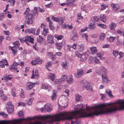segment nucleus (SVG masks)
Wrapping results in <instances>:
<instances>
[{"instance_id": "12", "label": "nucleus", "mask_w": 124, "mask_h": 124, "mask_svg": "<svg viewBox=\"0 0 124 124\" xmlns=\"http://www.w3.org/2000/svg\"><path fill=\"white\" fill-rule=\"evenodd\" d=\"M82 88L84 89H87L88 90H92V86L90 85H88V84L87 83L83 85Z\"/></svg>"}, {"instance_id": "29", "label": "nucleus", "mask_w": 124, "mask_h": 124, "mask_svg": "<svg viewBox=\"0 0 124 124\" xmlns=\"http://www.w3.org/2000/svg\"><path fill=\"white\" fill-rule=\"evenodd\" d=\"M106 16L104 15H101L100 19L101 21H102L103 22H105L106 20Z\"/></svg>"}, {"instance_id": "22", "label": "nucleus", "mask_w": 124, "mask_h": 124, "mask_svg": "<svg viewBox=\"0 0 124 124\" xmlns=\"http://www.w3.org/2000/svg\"><path fill=\"white\" fill-rule=\"evenodd\" d=\"M96 25L94 23H91L89 25L88 28L91 29H93L96 27Z\"/></svg>"}, {"instance_id": "27", "label": "nucleus", "mask_w": 124, "mask_h": 124, "mask_svg": "<svg viewBox=\"0 0 124 124\" xmlns=\"http://www.w3.org/2000/svg\"><path fill=\"white\" fill-rule=\"evenodd\" d=\"M26 39L25 38V37H24L23 38H21V39H20V42L21 43H23V42H24L27 43L28 46L30 45V44L29 43H28L26 41Z\"/></svg>"}, {"instance_id": "57", "label": "nucleus", "mask_w": 124, "mask_h": 124, "mask_svg": "<svg viewBox=\"0 0 124 124\" xmlns=\"http://www.w3.org/2000/svg\"><path fill=\"white\" fill-rule=\"evenodd\" d=\"M92 20L93 22H96L98 21V18L96 16H94L92 18Z\"/></svg>"}, {"instance_id": "5", "label": "nucleus", "mask_w": 124, "mask_h": 124, "mask_svg": "<svg viewBox=\"0 0 124 124\" xmlns=\"http://www.w3.org/2000/svg\"><path fill=\"white\" fill-rule=\"evenodd\" d=\"M54 37L51 34H49L47 38V43L50 44H52L54 43Z\"/></svg>"}, {"instance_id": "35", "label": "nucleus", "mask_w": 124, "mask_h": 124, "mask_svg": "<svg viewBox=\"0 0 124 124\" xmlns=\"http://www.w3.org/2000/svg\"><path fill=\"white\" fill-rule=\"evenodd\" d=\"M115 37H112L111 36H110L109 37L107 38L108 41L110 42H112L114 41L115 39Z\"/></svg>"}, {"instance_id": "47", "label": "nucleus", "mask_w": 124, "mask_h": 124, "mask_svg": "<svg viewBox=\"0 0 124 124\" xmlns=\"http://www.w3.org/2000/svg\"><path fill=\"white\" fill-rule=\"evenodd\" d=\"M62 80L61 79H58L55 80V84H60L62 82Z\"/></svg>"}, {"instance_id": "41", "label": "nucleus", "mask_w": 124, "mask_h": 124, "mask_svg": "<svg viewBox=\"0 0 124 124\" xmlns=\"http://www.w3.org/2000/svg\"><path fill=\"white\" fill-rule=\"evenodd\" d=\"M28 30L29 33H32L34 34H35V29H31Z\"/></svg>"}, {"instance_id": "50", "label": "nucleus", "mask_w": 124, "mask_h": 124, "mask_svg": "<svg viewBox=\"0 0 124 124\" xmlns=\"http://www.w3.org/2000/svg\"><path fill=\"white\" fill-rule=\"evenodd\" d=\"M0 115H1L3 117L5 118H7L8 116V115L6 114H5L3 112H1L0 113Z\"/></svg>"}, {"instance_id": "16", "label": "nucleus", "mask_w": 124, "mask_h": 124, "mask_svg": "<svg viewBox=\"0 0 124 124\" xmlns=\"http://www.w3.org/2000/svg\"><path fill=\"white\" fill-rule=\"evenodd\" d=\"M78 50L80 52H82L84 49V45L82 44H80L78 46Z\"/></svg>"}, {"instance_id": "21", "label": "nucleus", "mask_w": 124, "mask_h": 124, "mask_svg": "<svg viewBox=\"0 0 124 124\" xmlns=\"http://www.w3.org/2000/svg\"><path fill=\"white\" fill-rule=\"evenodd\" d=\"M55 45L57 47V49H58L59 50H60L63 46V44L62 42L60 43H56L55 44Z\"/></svg>"}, {"instance_id": "23", "label": "nucleus", "mask_w": 124, "mask_h": 124, "mask_svg": "<svg viewBox=\"0 0 124 124\" xmlns=\"http://www.w3.org/2000/svg\"><path fill=\"white\" fill-rule=\"evenodd\" d=\"M65 19L64 17H61L58 18V22L59 24L61 25L63 24Z\"/></svg>"}, {"instance_id": "7", "label": "nucleus", "mask_w": 124, "mask_h": 124, "mask_svg": "<svg viewBox=\"0 0 124 124\" xmlns=\"http://www.w3.org/2000/svg\"><path fill=\"white\" fill-rule=\"evenodd\" d=\"M39 74L38 71L36 70L35 71V73H34V70L32 71V75L31 76V78H36L38 79L39 77Z\"/></svg>"}, {"instance_id": "30", "label": "nucleus", "mask_w": 124, "mask_h": 124, "mask_svg": "<svg viewBox=\"0 0 124 124\" xmlns=\"http://www.w3.org/2000/svg\"><path fill=\"white\" fill-rule=\"evenodd\" d=\"M12 77L11 75H8L7 76H5L4 79L5 81H7L8 80H10L12 79Z\"/></svg>"}, {"instance_id": "53", "label": "nucleus", "mask_w": 124, "mask_h": 124, "mask_svg": "<svg viewBox=\"0 0 124 124\" xmlns=\"http://www.w3.org/2000/svg\"><path fill=\"white\" fill-rule=\"evenodd\" d=\"M67 78V76L66 75H63L61 77V79L62 81H64Z\"/></svg>"}, {"instance_id": "55", "label": "nucleus", "mask_w": 124, "mask_h": 124, "mask_svg": "<svg viewBox=\"0 0 124 124\" xmlns=\"http://www.w3.org/2000/svg\"><path fill=\"white\" fill-rule=\"evenodd\" d=\"M81 97V96H80L79 95H76L75 98L76 101H79L80 100V99Z\"/></svg>"}, {"instance_id": "43", "label": "nucleus", "mask_w": 124, "mask_h": 124, "mask_svg": "<svg viewBox=\"0 0 124 124\" xmlns=\"http://www.w3.org/2000/svg\"><path fill=\"white\" fill-rule=\"evenodd\" d=\"M37 39L38 42L39 43L42 41L44 40L43 38L40 36H39V37L37 38Z\"/></svg>"}, {"instance_id": "42", "label": "nucleus", "mask_w": 124, "mask_h": 124, "mask_svg": "<svg viewBox=\"0 0 124 124\" xmlns=\"http://www.w3.org/2000/svg\"><path fill=\"white\" fill-rule=\"evenodd\" d=\"M101 69L103 73V74L105 75L106 74L107 72V70L104 67H101Z\"/></svg>"}, {"instance_id": "28", "label": "nucleus", "mask_w": 124, "mask_h": 124, "mask_svg": "<svg viewBox=\"0 0 124 124\" xmlns=\"http://www.w3.org/2000/svg\"><path fill=\"white\" fill-rule=\"evenodd\" d=\"M14 46L13 47H16V48H18L20 44L18 41H17L14 42L13 44Z\"/></svg>"}, {"instance_id": "10", "label": "nucleus", "mask_w": 124, "mask_h": 124, "mask_svg": "<svg viewBox=\"0 0 124 124\" xmlns=\"http://www.w3.org/2000/svg\"><path fill=\"white\" fill-rule=\"evenodd\" d=\"M73 35L71 38V39L73 41H75L78 39V34L75 32L73 31Z\"/></svg>"}, {"instance_id": "31", "label": "nucleus", "mask_w": 124, "mask_h": 124, "mask_svg": "<svg viewBox=\"0 0 124 124\" xmlns=\"http://www.w3.org/2000/svg\"><path fill=\"white\" fill-rule=\"evenodd\" d=\"M14 107H9L7 108V111L9 113H11L14 110Z\"/></svg>"}, {"instance_id": "6", "label": "nucleus", "mask_w": 124, "mask_h": 124, "mask_svg": "<svg viewBox=\"0 0 124 124\" xmlns=\"http://www.w3.org/2000/svg\"><path fill=\"white\" fill-rule=\"evenodd\" d=\"M5 65L7 66H8V63L6 60H2L1 61H0V67H1L2 68L4 67Z\"/></svg>"}, {"instance_id": "18", "label": "nucleus", "mask_w": 124, "mask_h": 124, "mask_svg": "<svg viewBox=\"0 0 124 124\" xmlns=\"http://www.w3.org/2000/svg\"><path fill=\"white\" fill-rule=\"evenodd\" d=\"M111 6L113 10L115 11H117V9L119 8V7L117 4H112Z\"/></svg>"}, {"instance_id": "25", "label": "nucleus", "mask_w": 124, "mask_h": 124, "mask_svg": "<svg viewBox=\"0 0 124 124\" xmlns=\"http://www.w3.org/2000/svg\"><path fill=\"white\" fill-rule=\"evenodd\" d=\"M116 26V23L112 22L110 25L109 27L111 30H114Z\"/></svg>"}, {"instance_id": "49", "label": "nucleus", "mask_w": 124, "mask_h": 124, "mask_svg": "<svg viewBox=\"0 0 124 124\" xmlns=\"http://www.w3.org/2000/svg\"><path fill=\"white\" fill-rule=\"evenodd\" d=\"M33 14L35 15H37L38 13V8L37 7H35L34 9Z\"/></svg>"}, {"instance_id": "20", "label": "nucleus", "mask_w": 124, "mask_h": 124, "mask_svg": "<svg viewBox=\"0 0 124 124\" xmlns=\"http://www.w3.org/2000/svg\"><path fill=\"white\" fill-rule=\"evenodd\" d=\"M33 84H35V83H33L31 82L29 83L27 85V89L29 90L32 89L33 87Z\"/></svg>"}, {"instance_id": "37", "label": "nucleus", "mask_w": 124, "mask_h": 124, "mask_svg": "<svg viewBox=\"0 0 124 124\" xmlns=\"http://www.w3.org/2000/svg\"><path fill=\"white\" fill-rule=\"evenodd\" d=\"M69 65V64L66 62L63 63L62 65V67L66 70L68 69Z\"/></svg>"}, {"instance_id": "61", "label": "nucleus", "mask_w": 124, "mask_h": 124, "mask_svg": "<svg viewBox=\"0 0 124 124\" xmlns=\"http://www.w3.org/2000/svg\"><path fill=\"white\" fill-rule=\"evenodd\" d=\"M40 27L41 28H43V30L46 29V26L43 23L41 24L40 26Z\"/></svg>"}, {"instance_id": "62", "label": "nucleus", "mask_w": 124, "mask_h": 124, "mask_svg": "<svg viewBox=\"0 0 124 124\" xmlns=\"http://www.w3.org/2000/svg\"><path fill=\"white\" fill-rule=\"evenodd\" d=\"M15 1L14 0H9V2H10V4L11 6L13 5L15 2Z\"/></svg>"}, {"instance_id": "33", "label": "nucleus", "mask_w": 124, "mask_h": 124, "mask_svg": "<svg viewBox=\"0 0 124 124\" xmlns=\"http://www.w3.org/2000/svg\"><path fill=\"white\" fill-rule=\"evenodd\" d=\"M73 79L72 78V76H69L67 79V81L69 83H71L73 81Z\"/></svg>"}, {"instance_id": "8", "label": "nucleus", "mask_w": 124, "mask_h": 124, "mask_svg": "<svg viewBox=\"0 0 124 124\" xmlns=\"http://www.w3.org/2000/svg\"><path fill=\"white\" fill-rule=\"evenodd\" d=\"M19 64V63H18L16 62H14L13 64L10 67L9 69L10 70H17V66Z\"/></svg>"}, {"instance_id": "9", "label": "nucleus", "mask_w": 124, "mask_h": 124, "mask_svg": "<svg viewBox=\"0 0 124 124\" xmlns=\"http://www.w3.org/2000/svg\"><path fill=\"white\" fill-rule=\"evenodd\" d=\"M45 109L48 112H49L52 109L51 106L49 104H47L45 105Z\"/></svg>"}, {"instance_id": "56", "label": "nucleus", "mask_w": 124, "mask_h": 124, "mask_svg": "<svg viewBox=\"0 0 124 124\" xmlns=\"http://www.w3.org/2000/svg\"><path fill=\"white\" fill-rule=\"evenodd\" d=\"M41 88L42 89H46L47 88V86L46 85L44 84H43L42 85L41 87Z\"/></svg>"}, {"instance_id": "60", "label": "nucleus", "mask_w": 124, "mask_h": 124, "mask_svg": "<svg viewBox=\"0 0 124 124\" xmlns=\"http://www.w3.org/2000/svg\"><path fill=\"white\" fill-rule=\"evenodd\" d=\"M113 54L114 56L116 57L118 55V53L117 51L114 50L113 52Z\"/></svg>"}, {"instance_id": "11", "label": "nucleus", "mask_w": 124, "mask_h": 124, "mask_svg": "<svg viewBox=\"0 0 124 124\" xmlns=\"http://www.w3.org/2000/svg\"><path fill=\"white\" fill-rule=\"evenodd\" d=\"M26 41L27 42L28 41L29 42H31L32 44H33L34 43L33 41L34 39L33 38L31 37V36H26L25 37Z\"/></svg>"}, {"instance_id": "58", "label": "nucleus", "mask_w": 124, "mask_h": 124, "mask_svg": "<svg viewBox=\"0 0 124 124\" xmlns=\"http://www.w3.org/2000/svg\"><path fill=\"white\" fill-rule=\"evenodd\" d=\"M58 18L53 16L52 17L51 19L56 22H58Z\"/></svg>"}, {"instance_id": "13", "label": "nucleus", "mask_w": 124, "mask_h": 124, "mask_svg": "<svg viewBox=\"0 0 124 124\" xmlns=\"http://www.w3.org/2000/svg\"><path fill=\"white\" fill-rule=\"evenodd\" d=\"M90 49L91 51V54L92 55H93L96 54L97 52V50L96 47H92L90 48Z\"/></svg>"}, {"instance_id": "64", "label": "nucleus", "mask_w": 124, "mask_h": 124, "mask_svg": "<svg viewBox=\"0 0 124 124\" xmlns=\"http://www.w3.org/2000/svg\"><path fill=\"white\" fill-rule=\"evenodd\" d=\"M46 123L44 122L41 121L37 122H36V124H46Z\"/></svg>"}, {"instance_id": "46", "label": "nucleus", "mask_w": 124, "mask_h": 124, "mask_svg": "<svg viewBox=\"0 0 124 124\" xmlns=\"http://www.w3.org/2000/svg\"><path fill=\"white\" fill-rule=\"evenodd\" d=\"M71 124H80V121L78 120L77 119H76L75 121L73 122L72 121H71Z\"/></svg>"}, {"instance_id": "54", "label": "nucleus", "mask_w": 124, "mask_h": 124, "mask_svg": "<svg viewBox=\"0 0 124 124\" xmlns=\"http://www.w3.org/2000/svg\"><path fill=\"white\" fill-rule=\"evenodd\" d=\"M82 36L83 37L85 38L86 40L87 41H88L87 40V37H88V35L86 33H85L83 34L82 35Z\"/></svg>"}, {"instance_id": "52", "label": "nucleus", "mask_w": 124, "mask_h": 124, "mask_svg": "<svg viewBox=\"0 0 124 124\" xmlns=\"http://www.w3.org/2000/svg\"><path fill=\"white\" fill-rule=\"evenodd\" d=\"M52 62H51L49 61L48 62L46 65V68L48 70L49 69H48V68L51 65Z\"/></svg>"}, {"instance_id": "40", "label": "nucleus", "mask_w": 124, "mask_h": 124, "mask_svg": "<svg viewBox=\"0 0 124 124\" xmlns=\"http://www.w3.org/2000/svg\"><path fill=\"white\" fill-rule=\"evenodd\" d=\"M101 8L100 9V10H104L108 7L106 5L103 4H101Z\"/></svg>"}, {"instance_id": "19", "label": "nucleus", "mask_w": 124, "mask_h": 124, "mask_svg": "<svg viewBox=\"0 0 124 124\" xmlns=\"http://www.w3.org/2000/svg\"><path fill=\"white\" fill-rule=\"evenodd\" d=\"M39 59V58L37 57L36 58L35 61L32 60L31 62L32 64L34 65H36L37 64H38V60Z\"/></svg>"}, {"instance_id": "38", "label": "nucleus", "mask_w": 124, "mask_h": 124, "mask_svg": "<svg viewBox=\"0 0 124 124\" xmlns=\"http://www.w3.org/2000/svg\"><path fill=\"white\" fill-rule=\"evenodd\" d=\"M0 97L2 101H5L7 99V97L6 95H1L0 96Z\"/></svg>"}, {"instance_id": "32", "label": "nucleus", "mask_w": 124, "mask_h": 124, "mask_svg": "<svg viewBox=\"0 0 124 124\" xmlns=\"http://www.w3.org/2000/svg\"><path fill=\"white\" fill-rule=\"evenodd\" d=\"M106 93L111 97L112 98L113 96L111 94V92L110 91V90L109 89H107L106 91Z\"/></svg>"}, {"instance_id": "45", "label": "nucleus", "mask_w": 124, "mask_h": 124, "mask_svg": "<svg viewBox=\"0 0 124 124\" xmlns=\"http://www.w3.org/2000/svg\"><path fill=\"white\" fill-rule=\"evenodd\" d=\"M94 58H93L92 57H90L88 59V62L90 64H91L94 62Z\"/></svg>"}, {"instance_id": "36", "label": "nucleus", "mask_w": 124, "mask_h": 124, "mask_svg": "<svg viewBox=\"0 0 124 124\" xmlns=\"http://www.w3.org/2000/svg\"><path fill=\"white\" fill-rule=\"evenodd\" d=\"M48 32V31L47 29H45L43 30L42 32V34L44 36H46V34Z\"/></svg>"}, {"instance_id": "51", "label": "nucleus", "mask_w": 124, "mask_h": 124, "mask_svg": "<svg viewBox=\"0 0 124 124\" xmlns=\"http://www.w3.org/2000/svg\"><path fill=\"white\" fill-rule=\"evenodd\" d=\"M18 115L20 117H22L23 116V113L22 111H19L18 112Z\"/></svg>"}, {"instance_id": "44", "label": "nucleus", "mask_w": 124, "mask_h": 124, "mask_svg": "<svg viewBox=\"0 0 124 124\" xmlns=\"http://www.w3.org/2000/svg\"><path fill=\"white\" fill-rule=\"evenodd\" d=\"M105 37V34L102 33L100 35V39L101 41L103 40Z\"/></svg>"}, {"instance_id": "63", "label": "nucleus", "mask_w": 124, "mask_h": 124, "mask_svg": "<svg viewBox=\"0 0 124 124\" xmlns=\"http://www.w3.org/2000/svg\"><path fill=\"white\" fill-rule=\"evenodd\" d=\"M7 105L8 106V107H14L13 105L12 104V102L11 101H10L7 103Z\"/></svg>"}, {"instance_id": "34", "label": "nucleus", "mask_w": 124, "mask_h": 124, "mask_svg": "<svg viewBox=\"0 0 124 124\" xmlns=\"http://www.w3.org/2000/svg\"><path fill=\"white\" fill-rule=\"evenodd\" d=\"M78 18L77 21V22L78 23L82 21V20L83 18V17L81 16V14H78Z\"/></svg>"}, {"instance_id": "17", "label": "nucleus", "mask_w": 124, "mask_h": 124, "mask_svg": "<svg viewBox=\"0 0 124 124\" xmlns=\"http://www.w3.org/2000/svg\"><path fill=\"white\" fill-rule=\"evenodd\" d=\"M48 77V78L53 81H54L55 78V75L54 74L50 73Z\"/></svg>"}, {"instance_id": "39", "label": "nucleus", "mask_w": 124, "mask_h": 124, "mask_svg": "<svg viewBox=\"0 0 124 124\" xmlns=\"http://www.w3.org/2000/svg\"><path fill=\"white\" fill-rule=\"evenodd\" d=\"M81 58L80 60L82 61H83L87 59V56L84 55L83 53V54L82 55V56L81 57Z\"/></svg>"}, {"instance_id": "26", "label": "nucleus", "mask_w": 124, "mask_h": 124, "mask_svg": "<svg viewBox=\"0 0 124 124\" xmlns=\"http://www.w3.org/2000/svg\"><path fill=\"white\" fill-rule=\"evenodd\" d=\"M57 95L55 93V92L54 90L53 92V93L52 95L51 98L52 100H55L57 98Z\"/></svg>"}, {"instance_id": "2", "label": "nucleus", "mask_w": 124, "mask_h": 124, "mask_svg": "<svg viewBox=\"0 0 124 124\" xmlns=\"http://www.w3.org/2000/svg\"><path fill=\"white\" fill-rule=\"evenodd\" d=\"M32 119L30 117L25 118H21L19 119H15L9 121L2 120L0 121V124H17L18 123H23L26 124L30 122V120Z\"/></svg>"}, {"instance_id": "4", "label": "nucleus", "mask_w": 124, "mask_h": 124, "mask_svg": "<svg viewBox=\"0 0 124 124\" xmlns=\"http://www.w3.org/2000/svg\"><path fill=\"white\" fill-rule=\"evenodd\" d=\"M63 112H62V113ZM61 113V112L57 115H47L44 116H42L41 117V119L43 120H45L47 119H49V120H50V121L49 122V123L50 124H53L54 121H57L55 123V124H59V122H58V121H59L67 119H67H62L60 120H56V118H55V117H53L54 116H55L59 115Z\"/></svg>"}, {"instance_id": "48", "label": "nucleus", "mask_w": 124, "mask_h": 124, "mask_svg": "<svg viewBox=\"0 0 124 124\" xmlns=\"http://www.w3.org/2000/svg\"><path fill=\"white\" fill-rule=\"evenodd\" d=\"M94 62L95 63L99 64L100 62V61L99 59L96 57L94 58Z\"/></svg>"}, {"instance_id": "14", "label": "nucleus", "mask_w": 124, "mask_h": 124, "mask_svg": "<svg viewBox=\"0 0 124 124\" xmlns=\"http://www.w3.org/2000/svg\"><path fill=\"white\" fill-rule=\"evenodd\" d=\"M83 70L82 69L78 70L77 71V74L76 76V77L79 78L83 74Z\"/></svg>"}, {"instance_id": "3", "label": "nucleus", "mask_w": 124, "mask_h": 124, "mask_svg": "<svg viewBox=\"0 0 124 124\" xmlns=\"http://www.w3.org/2000/svg\"><path fill=\"white\" fill-rule=\"evenodd\" d=\"M30 11L29 8L27 9L26 10L24 13V15H26L25 18L26 20L25 22V24H31L33 23L34 20V16L32 13L29 14L28 12Z\"/></svg>"}, {"instance_id": "59", "label": "nucleus", "mask_w": 124, "mask_h": 124, "mask_svg": "<svg viewBox=\"0 0 124 124\" xmlns=\"http://www.w3.org/2000/svg\"><path fill=\"white\" fill-rule=\"evenodd\" d=\"M83 53L84 55H86V56H88L90 54L89 51L88 50H87L84 53Z\"/></svg>"}, {"instance_id": "24", "label": "nucleus", "mask_w": 124, "mask_h": 124, "mask_svg": "<svg viewBox=\"0 0 124 124\" xmlns=\"http://www.w3.org/2000/svg\"><path fill=\"white\" fill-rule=\"evenodd\" d=\"M74 0H67L66 3L68 6H70L73 4L74 2Z\"/></svg>"}, {"instance_id": "15", "label": "nucleus", "mask_w": 124, "mask_h": 124, "mask_svg": "<svg viewBox=\"0 0 124 124\" xmlns=\"http://www.w3.org/2000/svg\"><path fill=\"white\" fill-rule=\"evenodd\" d=\"M101 76L102 78V82H103L107 83L109 81L107 77L105 75L103 74H102Z\"/></svg>"}, {"instance_id": "1", "label": "nucleus", "mask_w": 124, "mask_h": 124, "mask_svg": "<svg viewBox=\"0 0 124 124\" xmlns=\"http://www.w3.org/2000/svg\"><path fill=\"white\" fill-rule=\"evenodd\" d=\"M83 104H78L74 108L75 109L78 110L61 113L59 115L53 117L57 120L67 119L70 120L75 118L91 117L93 115L97 116L104 113L108 114L118 110L124 109V101L119 100L116 103L103 104L95 106L93 108V110L89 107H86V110L83 109Z\"/></svg>"}]
</instances>
